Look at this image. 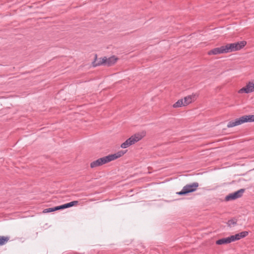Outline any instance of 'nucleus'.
Instances as JSON below:
<instances>
[{
	"mask_svg": "<svg viewBox=\"0 0 254 254\" xmlns=\"http://www.w3.org/2000/svg\"><path fill=\"white\" fill-rule=\"evenodd\" d=\"M198 96L197 93H192L185 97L184 98L178 100L172 106L174 108L185 107L195 101Z\"/></svg>",
	"mask_w": 254,
	"mask_h": 254,
	"instance_id": "f257e3e1",
	"label": "nucleus"
},
{
	"mask_svg": "<svg viewBox=\"0 0 254 254\" xmlns=\"http://www.w3.org/2000/svg\"><path fill=\"white\" fill-rule=\"evenodd\" d=\"M254 122V115H248L243 116L239 118L236 119L233 121L229 122L227 124L228 128L233 127L241 125L246 123Z\"/></svg>",
	"mask_w": 254,
	"mask_h": 254,
	"instance_id": "f03ea898",
	"label": "nucleus"
},
{
	"mask_svg": "<svg viewBox=\"0 0 254 254\" xmlns=\"http://www.w3.org/2000/svg\"><path fill=\"white\" fill-rule=\"evenodd\" d=\"M247 44L246 41H242L236 43L226 45L227 53L239 51L243 49Z\"/></svg>",
	"mask_w": 254,
	"mask_h": 254,
	"instance_id": "7ed1b4c3",
	"label": "nucleus"
},
{
	"mask_svg": "<svg viewBox=\"0 0 254 254\" xmlns=\"http://www.w3.org/2000/svg\"><path fill=\"white\" fill-rule=\"evenodd\" d=\"M253 92H254V79L247 81L245 86L238 91V93L240 94H249Z\"/></svg>",
	"mask_w": 254,
	"mask_h": 254,
	"instance_id": "20e7f679",
	"label": "nucleus"
},
{
	"mask_svg": "<svg viewBox=\"0 0 254 254\" xmlns=\"http://www.w3.org/2000/svg\"><path fill=\"white\" fill-rule=\"evenodd\" d=\"M198 187V183L195 182L190 184L187 185L183 187L181 191L177 192L179 195L186 194L189 192L195 191Z\"/></svg>",
	"mask_w": 254,
	"mask_h": 254,
	"instance_id": "39448f33",
	"label": "nucleus"
},
{
	"mask_svg": "<svg viewBox=\"0 0 254 254\" xmlns=\"http://www.w3.org/2000/svg\"><path fill=\"white\" fill-rule=\"evenodd\" d=\"M146 135L145 132H140L136 133L130 136L127 140L130 146L136 143L139 141L141 140Z\"/></svg>",
	"mask_w": 254,
	"mask_h": 254,
	"instance_id": "423d86ee",
	"label": "nucleus"
},
{
	"mask_svg": "<svg viewBox=\"0 0 254 254\" xmlns=\"http://www.w3.org/2000/svg\"><path fill=\"white\" fill-rule=\"evenodd\" d=\"M244 191L245 189H240L238 191H236L233 193H231L227 195L225 197V199L226 201H228L240 198L242 196Z\"/></svg>",
	"mask_w": 254,
	"mask_h": 254,
	"instance_id": "0eeeda50",
	"label": "nucleus"
},
{
	"mask_svg": "<svg viewBox=\"0 0 254 254\" xmlns=\"http://www.w3.org/2000/svg\"><path fill=\"white\" fill-rule=\"evenodd\" d=\"M223 53H227L226 45L214 48L208 52V55H216Z\"/></svg>",
	"mask_w": 254,
	"mask_h": 254,
	"instance_id": "6e6552de",
	"label": "nucleus"
},
{
	"mask_svg": "<svg viewBox=\"0 0 254 254\" xmlns=\"http://www.w3.org/2000/svg\"><path fill=\"white\" fill-rule=\"evenodd\" d=\"M249 233L247 231H243L240 233L237 234L235 235L230 236L231 242H234L240 240L242 238H245L248 236Z\"/></svg>",
	"mask_w": 254,
	"mask_h": 254,
	"instance_id": "1a4fd4ad",
	"label": "nucleus"
},
{
	"mask_svg": "<svg viewBox=\"0 0 254 254\" xmlns=\"http://www.w3.org/2000/svg\"><path fill=\"white\" fill-rule=\"evenodd\" d=\"M126 152L127 151L121 150L114 154L109 155L103 159H118L122 157Z\"/></svg>",
	"mask_w": 254,
	"mask_h": 254,
	"instance_id": "9d476101",
	"label": "nucleus"
},
{
	"mask_svg": "<svg viewBox=\"0 0 254 254\" xmlns=\"http://www.w3.org/2000/svg\"><path fill=\"white\" fill-rule=\"evenodd\" d=\"M112 160H96L90 164V167L92 168L100 166L103 164H106Z\"/></svg>",
	"mask_w": 254,
	"mask_h": 254,
	"instance_id": "9b49d317",
	"label": "nucleus"
},
{
	"mask_svg": "<svg viewBox=\"0 0 254 254\" xmlns=\"http://www.w3.org/2000/svg\"><path fill=\"white\" fill-rule=\"evenodd\" d=\"M118 60V58L115 56H112L109 58H107L106 57V61L105 62V65L107 66L113 65L116 63Z\"/></svg>",
	"mask_w": 254,
	"mask_h": 254,
	"instance_id": "f8f14e48",
	"label": "nucleus"
},
{
	"mask_svg": "<svg viewBox=\"0 0 254 254\" xmlns=\"http://www.w3.org/2000/svg\"><path fill=\"white\" fill-rule=\"evenodd\" d=\"M106 61V57L102 58H97V56H95V60L92 63L93 66H97L102 64L105 65V62Z\"/></svg>",
	"mask_w": 254,
	"mask_h": 254,
	"instance_id": "ddd939ff",
	"label": "nucleus"
},
{
	"mask_svg": "<svg viewBox=\"0 0 254 254\" xmlns=\"http://www.w3.org/2000/svg\"><path fill=\"white\" fill-rule=\"evenodd\" d=\"M231 240L230 237L222 238L219 240H218L216 241V244L218 245H221L223 244H229L231 243Z\"/></svg>",
	"mask_w": 254,
	"mask_h": 254,
	"instance_id": "4468645a",
	"label": "nucleus"
},
{
	"mask_svg": "<svg viewBox=\"0 0 254 254\" xmlns=\"http://www.w3.org/2000/svg\"><path fill=\"white\" fill-rule=\"evenodd\" d=\"M9 240V236H0V246L5 245Z\"/></svg>",
	"mask_w": 254,
	"mask_h": 254,
	"instance_id": "2eb2a0df",
	"label": "nucleus"
},
{
	"mask_svg": "<svg viewBox=\"0 0 254 254\" xmlns=\"http://www.w3.org/2000/svg\"><path fill=\"white\" fill-rule=\"evenodd\" d=\"M60 210L59 206H56L52 208H46L43 210V212L44 213L52 212L56 210Z\"/></svg>",
	"mask_w": 254,
	"mask_h": 254,
	"instance_id": "dca6fc26",
	"label": "nucleus"
},
{
	"mask_svg": "<svg viewBox=\"0 0 254 254\" xmlns=\"http://www.w3.org/2000/svg\"><path fill=\"white\" fill-rule=\"evenodd\" d=\"M129 146H130V145L129 143V142H128L127 139H126L124 142H123L120 145L121 148H122L123 149L127 148L129 147Z\"/></svg>",
	"mask_w": 254,
	"mask_h": 254,
	"instance_id": "f3484780",
	"label": "nucleus"
},
{
	"mask_svg": "<svg viewBox=\"0 0 254 254\" xmlns=\"http://www.w3.org/2000/svg\"><path fill=\"white\" fill-rule=\"evenodd\" d=\"M72 206H74L73 203H71V202H70L69 203L59 206V208H60V209L66 208L68 207H70Z\"/></svg>",
	"mask_w": 254,
	"mask_h": 254,
	"instance_id": "a211bd4d",
	"label": "nucleus"
},
{
	"mask_svg": "<svg viewBox=\"0 0 254 254\" xmlns=\"http://www.w3.org/2000/svg\"><path fill=\"white\" fill-rule=\"evenodd\" d=\"M72 206H74L73 203H71V202H70L69 203L59 206V208H60V209L66 208L68 207H70Z\"/></svg>",
	"mask_w": 254,
	"mask_h": 254,
	"instance_id": "6ab92c4d",
	"label": "nucleus"
},
{
	"mask_svg": "<svg viewBox=\"0 0 254 254\" xmlns=\"http://www.w3.org/2000/svg\"><path fill=\"white\" fill-rule=\"evenodd\" d=\"M72 206H74L73 203H71V202H70L69 203L59 206V208H60V209L66 208L68 207H70Z\"/></svg>",
	"mask_w": 254,
	"mask_h": 254,
	"instance_id": "aec40b11",
	"label": "nucleus"
},
{
	"mask_svg": "<svg viewBox=\"0 0 254 254\" xmlns=\"http://www.w3.org/2000/svg\"><path fill=\"white\" fill-rule=\"evenodd\" d=\"M71 203H73V205H76L78 204V201H71Z\"/></svg>",
	"mask_w": 254,
	"mask_h": 254,
	"instance_id": "412c9836",
	"label": "nucleus"
}]
</instances>
